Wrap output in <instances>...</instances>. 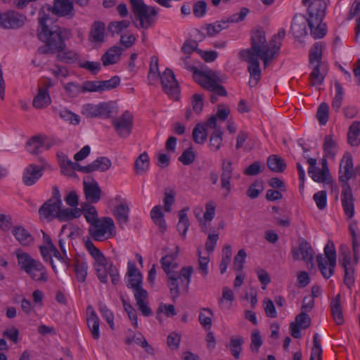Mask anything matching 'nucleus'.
<instances>
[{
  "mask_svg": "<svg viewBox=\"0 0 360 360\" xmlns=\"http://www.w3.org/2000/svg\"><path fill=\"white\" fill-rule=\"evenodd\" d=\"M285 36V30L281 29L267 43L263 28L257 27L252 30L250 47L243 49L239 53L240 57L248 63V71L250 74V87L255 86L261 79L259 59L262 60L264 68H267L270 63L278 56Z\"/></svg>",
  "mask_w": 360,
  "mask_h": 360,
  "instance_id": "nucleus-1",
  "label": "nucleus"
},
{
  "mask_svg": "<svg viewBox=\"0 0 360 360\" xmlns=\"http://www.w3.org/2000/svg\"><path fill=\"white\" fill-rule=\"evenodd\" d=\"M38 20V37L45 43L44 46L38 49V52L41 54H50L63 51L65 47L64 41L70 37V31L56 25H49L51 20L44 11L39 13Z\"/></svg>",
  "mask_w": 360,
  "mask_h": 360,
  "instance_id": "nucleus-2",
  "label": "nucleus"
},
{
  "mask_svg": "<svg viewBox=\"0 0 360 360\" xmlns=\"http://www.w3.org/2000/svg\"><path fill=\"white\" fill-rule=\"evenodd\" d=\"M15 255L18 265L21 271H25L32 279L36 281H47L46 269L40 261L32 258L30 255L20 250L16 251Z\"/></svg>",
  "mask_w": 360,
  "mask_h": 360,
  "instance_id": "nucleus-3",
  "label": "nucleus"
},
{
  "mask_svg": "<svg viewBox=\"0 0 360 360\" xmlns=\"http://www.w3.org/2000/svg\"><path fill=\"white\" fill-rule=\"evenodd\" d=\"M193 271V267L189 266L183 267L179 272L174 271L167 276V285L173 300L179 297L181 289L185 292L188 291Z\"/></svg>",
  "mask_w": 360,
  "mask_h": 360,
  "instance_id": "nucleus-4",
  "label": "nucleus"
},
{
  "mask_svg": "<svg viewBox=\"0 0 360 360\" xmlns=\"http://www.w3.org/2000/svg\"><path fill=\"white\" fill-rule=\"evenodd\" d=\"M132 11L139 21V27L148 29L156 20L158 11L155 7L147 6L143 0H129Z\"/></svg>",
  "mask_w": 360,
  "mask_h": 360,
  "instance_id": "nucleus-5",
  "label": "nucleus"
},
{
  "mask_svg": "<svg viewBox=\"0 0 360 360\" xmlns=\"http://www.w3.org/2000/svg\"><path fill=\"white\" fill-rule=\"evenodd\" d=\"M325 257L319 254L316 256V262L322 276L328 279L334 274L336 266V252L334 244L328 241L324 248Z\"/></svg>",
  "mask_w": 360,
  "mask_h": 360,
  "instance_id": "nucleus-6",
  "label": "nucleus"
},
{
  "mask_svg": "<svg viewBox=\"0 0 360 360\" xmlns=\"http://www.w3.org/2000/svg\"><path fill=\"white\" fill-rule=\"evenodd\" d=\"M88 231L94 240L104 241L115 236L116 228L112 218L103 217L90 225Z\"/></svg>",
  "mask_w": 360,
  "mask_h": 360,
  "instance_id": "nucleus-7",
  "label": "nucleus"
},
{
  "mask_svg": "<svg viewBox=\"0 0 360 360\" xmlns=\"http://www.w3.org/2000/svg\"><path fill=\"white\" fill-rule=\"evenodd\" d=\"M112 124L119 136L127 138L132 131L133 115L129 111H124L120 117L113 119Z\"/></svg>",
  "mask_w": 360,
  "mask_h": 360,
  "instance_id": "nucleus-8",
  "label": "nucleus"
},
{
  "mask_svg": "<svg viewBox=\"0 0 360 360\" xmlns=\"http://www.w3.org/2000/svg\"><path fill=\"white\" fill-rule=\"evenodd\" d=\"M26 20L25 15L15 11H8L0 13V26L5 29L20 28L24 25Z\"/></svg>",
  "mask_w": 360,
  "mask_h": 360,
  "instance_id": "nucleus-9",
  "label": "nucleus"
},
{
  "mask_svg": "<svg viewBox=\"0 0 360 360\" xmlns=\"http://www.w3.org/2000/svg\"><path fill=\"white\" fill-rule=\"evenodd\" d=\"M307 6L309 15L308 25H314L323 21L327 7L325 1L311 0L305 6Z\"/></svg>",
  "mask_w": 360,
  "mask_h": 360,
  "instance_id": "nucleus-10",
  "label": "nucleus"
},
{
  "mask_svg": "<svg viewBox=\"0 0 360 360\" xmlns=\"http://www.w3.org/2000/svg\"><path fill=\"white\" fill-rule=\"evenodd\" d=\"M160 79L164 91L170 97L177 99L179 96V84L172 70L167 68Z\"/></svg>",
  "mask_w": 360,
  "mask_h": 360,
  "instance_id": "nucleus-11",
  "label": "nucleus"
},
{
  "mask_svg": "<svg viewBox=\"0 0 360 360\" xmlns=\"http://www.w3.org/2000/svg\"><path fill=\"white\" fill-rule=\"evenodd\" d=\"M314 250L311 245L302 239L299 241V245L297 247H293L291 249V254L294 260H303L307 265L310 264L311 266H314L313 258H314Z\"/></svg>",
  "mask_w": 360,
  "mask_h": 360,
  "instance_id": "nucleus-12",
  "label": "nucleus"
},
{
  "mask_svg": "<svg viewBox=\"0 0 360 360\" xmlns=\"http://www.w3.org/2000/svg\"><path fill=\"white\" fill-rule=\"evenodd\" d=\"M221 173L220 175V185L224 192V197L226 198L231 191V179L233 175V167L232 162L224 158L221 160Z\"/></svg>",
  "mask_w": 360,
  "mask_h": 360,
  "instance_id": "nucleus-13",
  "label": "nucleus"
},
{
  "mask_svg": "<svg viewBox=\"0 0 360 360\" xmlns=\"http://www.w3.org/2000/svg\"><path fill=\"white\" fill-rule=\"evenodd\" d=\"M49 10L58 16L68 18L75 16L73 3L71 0H55L53 6L50 8Z\"/></svg>",
  "mask_w": 360,
  "mask_h": 360,
  "instance_id": "nucleus-14",
  "label": "nucleus"
},
{
  "mask_svg": "<svg viewBox=\"0 0 360 360\" xmlns=\"http://www.w3.org/2000/svg\"><path fill=\"white\" fill-rule=\"evenodd\" d=\"M311 325V319L305 312H300L295 317V321L290 324L291 335L295 338L301 337L300 328L306 329Z\"/></svg>",
  "mask_w": 360,
  "mask_h": 360,
  "instance_id": "nucleus-15",
  "label": "nucleus"
},
{
  "mask_svg": "<svg viewBox=\"0 0 360 360\" xmlns=\"http://www.w3.org/2000/svg\"><path fill=\"white\" fill-rule=\"evenodd\" d=\"M353 173V162L351 154L347 153L344 155L340 164L339 181L345 184L352 177Z\"/></svg>",
  "mask_w": 360,
  "mask_h": 360,
  "instance_id": "nucleus-16",
  "label": "nucleus"
},
{
  "mask_svg": "<svg viewBox=\"0 0 360 360\" xmlns=\"http://www.w3.org/2000/svg\"><path fill=\"white\" fill-rule=\"evenodd\" d=\"M43 167L36 165H29L24 170L22 174V182L26 186L34 185L42 176Z\"/></svg>",
  "mask_w": 360,
  "mask_h": 360,
  "instance_id": "nucleus-17",
  "label": "nucleus"
},
{
  "mask_svg": "<svg viewBox=\"0 0 360 360\" xmlns=\"http://www.w3.org/2000/svg\"><path fill=\"white\" fill-rule=\"evenodd\" d=\"M342 205L345 214L352 218L354 214V198L349 184L343 186L342 191Z\"/></svg>",
  "mask_w": 360,
  "mask_h": 360,
  "instance_id": "nucleus-18",
  "label": "nucleus"
},
{
  "mask_svg": "<svg viewBox=\"0 0 360 360\" xmlns=\"http://www.w3.org/2000/svg\"><path fill=\"white\" fill-rule=\"evenodd\" d=\"M83 185L84 195L87 202L89 203L98 202L101 199L102 193L98 184L94 180L90 183L84 181Z\"/></svg>",
  "mask_w": 360,
  "mask_h": 360,
  "instance_id": "nucleus-19",
  "label": "nucleus"
},
{
  "mask_svg": "<svg viewBox=\"0 0 360 360\" xmlns=\"http://www.w3.org/2000/svg\"><path fill=\"white\" fill-rule=\"evenodd\" d=\"M89 41L102 44L105 40V25L101 21H94L89 31Z\"/></svg>",
  "mask_w": 360,
  "mask_h": 360,
  "instance_id": "nucleus-20",
  "label": "nucleus"
},
{
  "mask_svg": "<svg viewBox=\"0 0 360 360\" xmlns=\"http://www.w3.org/2000/svg\"><path fill=\"white\" fill-rule=\"evenodd\" d=\"M308 19L303 15H295L291 25V32L295 38H302L307 34Z\"/></svg>",
  "mask_w": 360,
  "mask_h": 360,
  "instance_id": "nucleus-21",
  "label": "nucleus"
},
{
  "mask_svg": "<svg viewBox=\"0 0 360 360\" xmlns=\"http://www.w3.org/2000/svg\"><path fill=\"white\" fill-rule=\"evenodd\" d=\"M11 233L19 243L23 246L31 245L34 242L32 236L21 225L13 226Z\"/></svg>",
  "mask_w": 360,
  "mask_h": 360,
  "instance_id": "nucleus-22",
  "label": "nucleus"
},
{
  "mask_svg": "<svg viewBox=\"0 0 360 360\" xmlns=\"http://www.w3.org/2000/svg\"><path fill=\"white\" fill-rule=\"evenodd\" d=\"M124 50V49L118 46L110 48L101 57L103 65L108 66L117 63L120 60V56Z\"/></svg>",
  "mask_w": 360,
  "mask_h": 360,
  "instance_id": "nucleus-23",
  "label": "nucleus"
},
{
  "mask_svg": "<svg viewBox=\"0 0 360 360\" xmlns=\"http://www.w3.org/2000/svg\"><path fill=\"white\" fill-rule=\"evenodd\" d=\"M62 203L48 200L39 209V212L41 217L46 219L57 218Z\"/></svg>",
  "mask_w": 360,
  "mask_h": 360,
  "instance_id": "nucleus-24",
  "label": "nucleus"
},
{
  "mask_svg": "<svg viewBox=\"0 0 360 360\" xmlns=\"http://www.w3.org/2000/svg\"><path fill=\"white\" fill-rule=\"evenodd\" d=\"M87 311L89 312V315L86 319L88 328L91 332L92 338L94 340H98L100 338L99 319L91 306L87 307Z\"/></svg>",
  "mask_w": 360,
  "mask_h": 360,
  "instance_id": "nucleus-25",
  "label": "nucleus"
},
{
  "mask_svg": "<svg viewBox=\"0 0 360 360\" xmlns=\"http://www.w3.org/2000/svg\"><path fill=\"white\" fill-rule=\"evenodd\" d=\"M70 266L73 267L77 281L81 283L84 282L87 276L88 269L87 262L85 259L79 257H75L72 263H70Z\"/></svg>",
  "mask_w": 360,
  "mask_h": 360,
  "instance_id": "nucleus-26",
  "label": "nucleus"
},
{
  "mask_svg": "<svg viewBox=\"0 0 360 360\" xmlns=\"http://www.w3.org/2000/svg\"><path fill=\"white\" fill-rule=\"evenodd\" d=\"M127 275L129 276L127 287L135 288L141 286L142 276L138 271L136 265L133 262H128Z\"/></svg>",
  "mask_w": 360,
  "mask_h": 360,
  "instance_id": "nucleus-27",
  "label": "nucleus"
},
{
  "mask_svg": "<svg viewBox=\"0 0 360 360\" xmlns=\"http://www.w3.org/2000/svg\"><path fill=\"white\" fill-rule=\"evenodd\" d=\"M195 80L204 89L212 91L217 83V76L214 73H204L198 72L195 75Z\"/></svg>",
  "mask_w": 360,
  "mask_h": 360,
  "instance_id": "nucleus-28",
  "label": "nucleus"
},
{
  "mask_svg": "<svg viewBox=\"0 0 360 360\" xmlns=\"http://www.w3.org/2000/svg\"><path fill=\"white\" fill-rule=\"evenodd\" d=\"M50 146H45L43 139L40 136H32L26 144L27 150L32 154L41 153L43 148L49 149Z\"/></svg>",
  "mask_w": 360,
  "mask_h": 360,
  "instance_id": "nucleus-29",
  "label": "nucleus"
},
{
  "mask_svg": "<svg viewBox=\"0 0 360 360\" xmlns=\"http://www.w3.org/2000/svg\"><path fill=\"white\" fill-rule=\"evenodd\" d=\"M129 212V208L126 203H121L113 211V214L121 229H124V226L128 223Z\"/></svg>",
  "mask_w": 360,
  "mask_h": 360,
  "instance_id": "nucleus-30",
  "label": "nucleus"
},
{
  "mask_svg": "<svg viewBox=\"0 0 360 360\" xmlns=\"http://www.w3.org/2000/svg\"><path fill=\"white\" fill-rule=\"evenodd\" d=\"M84 246L88 252L94 259V264H98V265H103L107 262L103 252L97 248L91 240H87L84 242Z\"/></svg>",
  "mask_w": 360,
  "mask_h": 360,
  "instance_id": "nucleus-31",
  "label": "nucleus"
},
{
  "mask_svg": "<svg viewBox=\"0 0 360 360\" xmlns=\"http://www.w3.org/2000/svg\"><path fill=\"white\" fill-rule=\"evenodd\" d=\"M149 165L150 159L148 153L146 152L141 153L134 162V170L136 174L143 175L146 174L149 169Z\"/></svg>",
  "mask_w": 360,
  "mask_h": 360,
  "instance_id": "nucleus-32",
  "label": "nucleus"
},
{
  "mask_svg": "<svg viewBox=\"0 0 360 360\" xmlns=\"http://www.w3.org/2000/svg\"><path fill=\"white\" fill-rule=\"evenodd\" d=\"M112 162L110 160L106 157H98L91 163L89 164V173L98 171L103 172L110 168Z\"/></svg>",
  "mask_w": 360,
  "mask_h": 360,
  "instance_id": "nucleus-33",
  "label": "nucleus"
},
{
  "mask_svg": "<svg viewBox=\"0 0 360 360\" xmlns=\"http://www.w3.org/2000/svg\"><path fill=\"white\" fill-rule=\"evenodd\" d=\"M331 314L333 318L338 325H342L344 323V317L342 314V309L340 304V295H338L332 301L330 304Z\"/></svg>",
  "mask_w": 360,
  "mask_h": 360,
  "instance_id": "nucleus-34",
  "label": "nucleus"
},
{
  "mask_svg": "<svg viewBox=\"0 0 360 360\" xmlns=\"http://www.w3.org/2000/svg\"><path fill=\"white\" fill-rule=\"evenodd\" d=\"M51 103V99L49 92H46L45 89H38V93L32 101L33 106L38 109L45 108Z\"/></svg>",
  "mask_w": 360,
  "mask_h": 360,
  "instance_id": "nucleus-35",
  "label": "nucleus"
},
{
  "mask_svg": "<svg viewBox=\"0 0 360 360\" xmlns=\"http://www.w3.org/2000/svg\"><path fill=\"white\" fill-rule=\"evenodd\" d=\"M133 342L140 345L147 353L154 354V349L148 343L147 340L141 333L135 334L131 337H128L125 340V343L127 345H129Z\"/></svg>",
  "mask_w": 360,
  "mask_h": 360,
  "instance_id": "nucleus-36",
  "label": "nucleus"
},
{
  "mask_svg": "<svg viewBox=\"0 0 360 360\" xmlns=\"http://www.w3.org/2000/svg\"><path fill=\"white\" fill-rule=\"evenodd\" d=\"M176 255V253L168 254L160 259L162 268L166 273L167 276L174 272V269L177 267V264L175 262Z\"/></svg>",
  "mask_w": 360,
  "mask_h": 360,
  "instance_id": "nucleus-37",
  "label": "nucleus"
},
{
  "mask_svg": "<svg viewBox=\"0 0 360 360\" xmlns=\"http://www.w3.org/2000/svg\"><path fill=\"white\" fill-rule=\"evenodd\" d=\"M81 206L82 208L80 210H82V214L83 213L86 221L89 223L90 225L100 220L98 219V214L95 207L88 202L82 203Z\"/></svg>",
  "mask_w": 360,
  "mask_h": 360,
  "instance_id": "nucleus-38",
  "label": "nucleus"
},
{
  "mask_svg": "<svg viewBox=\"0 0 360 360\" xmlns=\"http://www.w3.org/2000/svg\"><path fill=\"white\" fill-rule=\"evenodd\" d=\"M348 143L352 146H357L360 144V122H354L350 126L348 135Z\"/></svg>",
  "mask_w": 360,
  "mask_h": 360,
  "instance_id": "nucleus-39",
  "label": "nucleus"
},
{
  "mask_svg": "<svg viewBox=\"0 0 360 360\" xmlns=\"http://www.w3.org/2000/svg\"><path fill=\"white\" fill-rule=\"evenodd\" d=\"M266 163L269 169L274 172H283L286 168L283 159L276 155H270Z\"/></svg>",
  "mask_w": 360,
  "mask_h": 360,
  "instance_id": "nucleus-40",
  "label": "nucleus"
},
{
  "mask_svg": "<svg viewBox=\"0 0 360 360\" xmlns=\"http://www.w3.org/2000/svg\"><path fill=\"white\" fill-rule=\"evenodd\" d=\"M243 342L244 340L241 336H232L230 339V343L226 345L236 359H239Z\"/></svg>",
  "mask_w": 360,
  "mask_h": 360,
  "instance_id": "nucleus-41",
  "label": "nucleus"
},
{
  "mask_svg": "<svg viewBox=\"0 0 360 360\" xmlns=\"http://www.w3.org/2000/svg\"><path fill=\"white\" fill-rule=\"evenodd\" d=\"M213 315V311L210 308H202L200 310L198 321L205 330H209L211 328Z\"/></svg>",
  "mask_w": 360,
  "mask_h": 360,
  "instance_id": "nucleus-42",
  "label": "nucleus"
},
{
  "mask_svg": "<svg viewBox=\"0 0 360 360\" xmlns=\"http://www.w3.org/2000/svg\"><path fill=\"white\" fill-rule=\"evenodd\" d=\"M82 214V210L79 208H60L58 219L61 221H66L78 218Z\"/></svg>",
  "mask_w": 360,
  "mask_h": 360,
  "instance_id": "nucleus-43",
  "label": "nucleus"
},
{
  "mask_svg": "<svg viewBox=\"0 0 360 360\" xmlns=\"http://www.w3.org/2000/svg\"><path fill=\"white\" fill-rule=\"evenodd\" d=\"M207 138V131L205 124H197L193 130V139L198 144H203Z\"/></svg>",
  "mask_w": 360,
  "mask_h": 360,
  "instance_id": "nucleus-44",
  "label": "nucleus"
},
{
  "mask_svg": "<svg viewBox=\"0 0 360 360\" xmlns=\"http://www.w3.org/2000/svg\"><path fill=\"white\" fill-rule=\"evenodd\" d=\"M335 94L332 101V108L338 112L342 106V103L344 96V90L340 82L335 81Z\"/></svg>",
  "mask_w": 360,
  "mask_h": 360,
  "instance_id": "nucleus-45",
  "label": "nucleus"
},
{
  "mask_svg": "<svg viewBox=\"0 0 360 360\" xmlns=\"http://www.w3.org/2000/svg\"><path fill=\"white\" fill-rule=\"evenodd\" d=\"M187 210L188 209H183L182 210L179 211V220L176 226L177 231H179V234L181 235L184 238L186 237L189 226V221L187 216Z\"/></svg>",
  "mask_w": 360,
  "mask_h": 360,
  "instance_id": "nucleus-46",
  "label": "nucleus"
},
{
  "mask_svg": "<svg viewBox=\"0 0 360 360\" xmlns=\"http://www.w3.org/2000/svg\"><path fill=\"white\" fill-rule=\"evenodd\" d=\"M323 151L326 157L334 158L337 153L338 146L331 135L326 136L323 143Z\"/></svg>",
  "mask_w": 360,
  "mask_h": 360,
  "instance_id": "nucleus-47",
  "label": "nucleus"
},
{
  "mask_svg": "<svg viewBox=\"0 0 360 360\" xmlns=\"http://www.w3.org/2000/svg\"><path fill=\"white\" fill-rule=\"evenodd\" d=\"M55 112L63 120L68 121L72 124H78L80 119L79 115L67 109H55Z\"/></svg>",
  "mask_w": 360,
  "mask_h": 360,
  "instance_id": "nucleus-48",
  "label": "nucleus"
},
{
  "mask_svg": "<svg viewBox=\"0 0 360 360\" xmlns=\"http://www.w3.org/2000/svg\"><path fill=\"white\" fill-rule=\"evenodd\" d=\"M130 25V22L127 20L120 21L110 22L108 26V30L112 34H120L124 30H126Z\"/></svg>",
  "mask_w": 360,
  "mask_h": 360,
  "instance_id": "nucleus-49",
  "label": "nucleus"
},
{
  "mask_svg": "<svg viewBox=\"0 0 360 360\" xmlns=\"http://www.w3.org/2000/svg\"><path fill=\"white\" fill-rule=\"evenodd\" d=\"M114 108L112 102H102L98 104V117L103 119L110 117Z\"/></svg>",
  "mask_w": 360,
  "mask_h": 360,
  "instance_id": "nucleus-50",
  "label": "nucleus"
},
{
  "mask_svg": "<svg viewBox=\"0 0 360 360\" xmlns=\"http://www.w3.org/2000/svg\"><path fill=\"white\" fill-rule=\"evenodd\" d=\"M323 44L320 42H316L311 49L309 51V62L310 63H316L320 65L322 56Z\"/></svg>",
  "mask_w": 360,
  "mask_h": 360,
  "instance_id": "nucleus-51",
  "label": "nucleus"
},
{
  "mask_svg": "<svg viewBox=\"0 0 360 360\" xmlns=\"http://www.w3.org/2000/svg\"><path fill=\"white\" fill-rule=\"evenodd\" d=\"M221 23L226 24L224 19L212 24L206 25L202 29L206 31L207 36L213 37L219 33L222 30L226 29V26H221Z\"/></svg>",
  "mask_w": 360,
  "mask_h": 360,
  "instance_id": "nucleus-52",
  "label": "nucleus"
},
{
  "mask_svg": "<svg viewBox=\"0 0 360 360\" xmlns=\"http://www.w3.org/2000/svg\"><path fill=\"white\" fill-rule=\"evenodd\" d=\"M308 25L310 28L311 35L314 39L323 38L326 34V25L322 21L319 22L317 24Z\"/></svg>",
  "mask_w": 360,
  "mask_h": 360,
  "instance_id": "nucleus-53",
  "label": "nucleus"
},
{
  "mask_svg": "<svg viewBox=\"0 0 360 360\" xmlns=\"http://www.w3.org/2000/svg\"><path fill=\"white\" fill-rule=\"evenodd\" d=\"M223 131L221 129H216L211 134L210 138V146L211 149L217 151L218 150L222 143Z\"/></svg>",
  "mask_w": 360,
  "mask_h": 360,
  "instance_id": "nucleus-54",
  "label": "nucleus"
},
{
  "mask_svg": "<svg viewBox=\"0 0 360 360\" xmlns=\"http://www.w3.org/2000/svg\"><path fill=\"white\" fill-rule=\"evenodd\" d=\"M325 75L320 72V65L316 64L309 75V79L312 86L321 85L324 80Z\"/></svg>",
  "mask_w": 360,
  "mask_h": 360,
  "instance_id": "nucleus-55",
  "label": "nucleus"
},
{
  "mask_svg": "<svg viewBox=\"0 0 360 360\" xmlns=\"http://www.w3.org/2000/svg\"><path fill=\"white\" fill-rule=\"evenodd\" d=\"M250 10L248 8H241L240 12L232 14L226 19H224L226 24L229 23H238L245 20L247 15L249 13Z\"/></svg>",
  "mask_w": 360,
  "mask_h": 360,
  "instance_id": "nucleus-56",
  "label": "nucleus"
},
{
  "mask_svg": "<svg viewBox=\"0 0 360 360\" xmlns=\"http://www.w3.org/2000/svg\"><path fill=\"white\" fill-rule=\"evenodd\" d=\"M120 83V78L118 76H114L108 80L99 81L101 92L109 91L117 87Z\"/></svg>",
  "mask_w": 360,
  "mask_h": 360,
  "instance_id": "nucleus-57",
  "label": "nucleus"
},
{
  "mask_svg": "<svg viewBox=\"0 0 360 360\" xmlns=\"http://www.w3.org/2000/svg\"><path fill=\"white\" fill-rule=\"evenodd\" d=\"M121 300L124 307L125 311L127 313L129 319L131 321L133 326L135 328H138V320L137 316L135 309L130 304L129 302H127L124 297H121Z\"/></svg>",
  "mask_w": 360,
  "mask_h": 360,
  "instance_id": "nucleus-58",
  "label": "nucleus"
},
{
  "mask_svg": "<svg viewBox=\"0 0 360 360\" xmlns=\"http://www.w3.org/2000/svg\"><path fill=\"white\" fill-rule=\"evenodd\" d=\"M175 192L172 188H166L165 191V196L163 198L164 210L166 212L172 210V206L174 202Z\"/></svg>",
  "mask_w": 360,
  "mask_h": 360,
  "instance_id": "nucleus-59",
  "label": "nucleus"
},
{
  "mask_svg": "<svg viewBox=\"0 0 360 360\" xmlns=\"http://www.w3.org/2000/svg\"><path fill=\"white\" fill-rule=\"evenodd\" d=\"M66 93L70 97L75 98L80 94H83L82 86L75 82H69L64 84Z\"/></svg>",
  "mask_w": 360,
  "mask_h": 360,
  "instance_id": "nucleus-60",
  "label": "nucleus"
},
{
  "mask_svg": "<svg viewBox=\"0 0 360 360\" xmlns=\"http://www.w3.org/2000/svg\"><path fill=\"white\" fill-rule=\"evenodd\" d=\"M99 311L111 329H114V315L106 305L100 304Z\"/></svg>",
  "mask_w": 360,
  "mask_h": 360,
  "instance_id": "nucleus-61",
  "label": "nucleus"
},
{
  "mask_svg": "<svg viewBox=\"0 0 360 360\" xmlns=\"http://www.w3.org/2000/svg\"><path fill=\"white\" fill-rule=\"evenodd\" d=\"M316 117L321 124H326L328 120V105L326 103H322L319 106Z\"/></svg>",
  "mask_w": 360,
  "mask_h": 360,
  "instance_id": "nucleus-62",
  "label": "nucleus"
},
{
  "mask_svg": "<svg viewBox=\"0 0 360 360\" xmlns=\"http://www.w3.org/2000/svg\"><path fill=\"white\" fill-rule=\"evenodd\" d=\"M195 158V154L193 151V148L191 147L185 150L179 157V161L184 165H189L193 162Z\"/></svg>",
  "mask_w": 360,
  "mask_h": 360,
  "instance_id": "nucleus-63",
  "label": "nucleus"
},
{
  "mask_svg": "<svg viewBox=\"0 0 360 360\" xmlns=\"http://www.w3.org/2000/svg\"><path fill=\"white\" fill-rule=\"evenodd\" d=\"M264 165L259 161H256L249 165L243 172L245 175L255 176L263 171Z\"/></svg>",
  "mask_w": 360,
  "mask_h": 360,
  "instance_id": "nucleus-64",
  "label": "nucleus"
}]
</instances>
